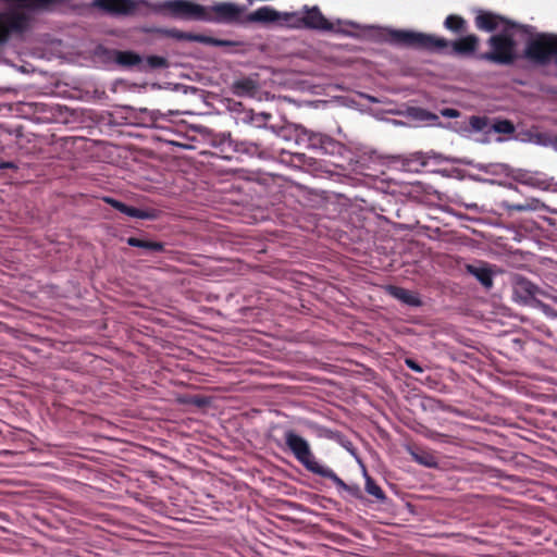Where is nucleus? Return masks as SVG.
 Wrapping results in <instances>:
<instances>
[{
	"label": "nucleus",
	"instance_id": "1",
	"mask_svg": "<svg viewBox=\"0 0 557 557\" xmlns=\"http://www.w3.org/2000/svg\"><path fill=\"white\" fill-rule=\"evenodd\" d=\"M156 10L166 11L174 18L203 21L216 24H243L245 7L233 2H219L213 5H201L188 0H165L154 7Z\"/></svg>",
	"mask_w": 557,
	"mask_h": 557
},
{
	"label": "nucleus",
	"instance_id": "2",
	"mask_svg": "<svg viewBox=\"0 0 557 557\" xmlns=\"http://www.w3.org/2000/svg\"><path fill=\"white\" fill-rule=\"evenodd\" d=\"M388 41L393 45L428 52H444L458 57H469L478 50L480 39L476 35L470 34L449 41L444 37L432 34L392 29L388 32Z\"/></svg>",
	"mask_w": 557,
	"mask_h": 557
},
{
	"label": "nucleus",
	"instance_id": "3",
	"mask_svg": "<svg viewBox=\"0 0 557 557\" xmlns=\"http://www.w3.org/2000/svg\"><path fill=\"white\" fill-rule=\"evenodd\" d=\"M510 30L508 27H503L499 34L492 35L487 40L491 50L482 53L480 59L499 65L513 64L517 60V45Z\"/></svg>",
	"mask_w": 557,
	"mask_h": 557
},
{
	"label": "nucleus",
	"instance_id": "4",
	"mask_svg": "<svg viewBox=\"0 0 557 557\" xmlns=\"http://www.w3.org/2000/svg\"><path fill=\"white\" fill-rule=\"evenodd\" d=\"M524 57L539 65L548 64L552 58L555 57L557 65V35L542 33L531 38L525 45Z\"/></svg>",
	"mask_w": 557,
	"mask_h": 557
},
{
	"label": "nucleus",
	"instance_id": "5",
	"mask_svg": "<svg viewBox=\"0 0 557 557\" xmlns=\"http://www.w3.org/2000/svg\"><path fill=\"white\" fill-rule=\"evenodd\" d=\"M284 440L287 448L292 451L296 460L309 472L320 475L326 466L321 465L315 459L308 441L293 430H288L284 433Z\"/></svg>",
	"mask_w": 557,
	"mask_h": 557
},
{
	"label": "nucleus",
	"instance_id": "6",
	"mask_svg": "<svg viewBox=\"0 0 557 557\" xmlns=\"http://www.w3.org/2000/svg\"><path fill=\"white\" fill-rule=\"evenodd\" d=\"M161 2L151 3L148 0H92L91 7L111 16L135 15L140 7L150 9L154 13L168 14L166 11L156 10Z\"/></svg>",
	"mask_w": 557,
	"mask_h": 557
},
{
	"label": "nucleus",
	"instance_id": "7",
	"mask_svg": "<svg viewBox=\"0 0 557 557\" xmlns=\"http://www.w3.org/2000/svg\"><path fill=\"white\" fill-rule=\"evenodd\" d=\"M284 21H294L296 27L314 29L321 32H332L335 29L334 23L329 21L318 7H305L302 15L298 13H284Z\"/></svg>",
	"mask_w": 557,
	"mask_h": 557
},
{
	"label": "nucleus",
	"instance_id": "8",
	"mask_svg": "<svg viewBox=\"0 0 557 557\" xmlns=\"http://www.w3.org/2000/svg\"><path fill=\"white\" fill-rule=\"evenodd\" d=\"M29 26V17L20 11L0 12V46L5 44L12 34H23Z\"/></svg>",
	"mask_w": 557,
	"mask_h": 557
},
{
	"label": "nucleus",
	"instance_id": "9",
	"mask_svg": "<svg viewBox=\"0 0 557 557\" xmlns=\"http://www.w3.org/2000/svg\"><path fill=\"white\" fill-rule=\"evenodd\" d=\"M474 24L479 30L488 33L498 28L502 30L503 27H508V29H519L523 27L518 23L506 18L505 16L484 10L478 11V14L474 18Z\"/></svg>",
	"mask_w": 557,
	"mask_h": 557
},
{
	"label": "nucleus",
	"instance_id": "10",
	"mask_svg": "<svg viewBox=\"0 0 557 557\" xmlns=\"http://www.w3.org/2000/svg\"><path fill=\"white\" fill-rule=\"evenodd\" d=\"M299 139L307 143L310 149L321 154H333L337 148V141L329 135L314 133L306 128L300 132Z\"/></svg>",
	"mask_w": 557,
	"mask_h": 557
},
{
	"label": "nucleus",
	"instance_id": "11",
	"mask_svg": "<svg viewBox=\"0 0 557 557\" xmlns=\"http://www.w3.org/2000/svg\"><path fill=\"white\" fill-rule=\"evenodd\" d=\"M540 293V288L534 285L531 281L528 278L516 275L513 277L512 282V297L513 299L519 304H530L532 302L535 308L539 309L536 306V302L539 301L535 299V296Z\"/></svg>",
	"mask_w": 557,
	"mask_h": 557
},
{
	"label": "nucleus",
	"instance_id": "12",
	"mask_svg": "<svg viewBox=\"0 0 557 557\" xmlns=\"http://www.w3.org/2000/svg\"><path fill=\"white\" fill-rule=\"evenodd\" d=\"M389 160L396 169L410 173H419L428 165V157L421 151L391 156Z\"/></svg>",
	"mask_w": 557,
	"mask_h": 557
},
{
	"label": "nucleus",
	"instance_id": "13",
	"mask_svg": "<svg viewBox=\"0 0 557 557\" xmlns=\"http://www.w3.org/2000/svg\"><path fill=\"white\" fill-rule=\"evenodd\" d=\"M164 34L168 37L180 40V41H195V42H200V44L215 46V47L235 46V42H233L231 40L218 39V38H213V37H210L207 35H202V34H194V33H189V32H183L177 28L166 29L164 32Z\"/></svg>",
	"mask_w": 557,
	"mask_h": 557
},
{
	"label": "nucleus",
	"instance_id": "14",
	"mask_svg": "<svg viewBox=\"0 0 557 557\" xmlns=\"http://www.w3.org/2000/svg\"><path fill=\"white\" fill-rule=\"evenodd\" d=\"M103 201L111 206L113 209L120 211L121 213L135 218V219H141V220H151L154 218V214L152 211L149 210H143L138 209L132 206H128L115 198L112 197H103Z\"/></svg>",
	"mask_w": 557,
	"mask_h": 557
},
{
	"label": "nucleus",
	"instance_id": "15",
	"mask_svg": "<svg viewBox=\"0 0 557 557\" xmlns=\"http://www.w3.org/2000/svg\"><path fill=\"white\" fill-rule=\"evenodd\" d=\"M280 20H284V14L280 13L271 7L265 5L255 10L253 12H250L245 17V23L270 24Z\"/></svg>",
	"mask_w": 557,
	"mask_h": 557
},
{
	"label": "nucleus",
	"instance_id": "16",
	"mask_svg": "<svg viewBox=\"0 0 557 557\" xmlns=\"http://www.w3.org/2000/svg\"><path fill=\"white\" fill-rule=\"evenodd\" d=\"M320 476L331 480L339 493L346 492L354 498H362V492L358 484L345 483L331 468L325 467L324 470L320 473Z\"/></svg>",
	"mask_w": 557,
	"mask_h": 557
},
{
	"label": "nucleus",
	"instance_id": "17",
	"mask_svg": "<svg viewBox=\"0 0 557 557\" xmlns=\"http://www.w3.org/2000/svg\"><path fill=\"white\" fill-rule=\"evenodd\" d=\"M387 293L392 297L401 301L405 305H408L411 307H420L422 305L421 299L419 298V296L416 293L410 292L404 287L388 285Z\"/></svg>",
	"mask_w": 557,
	"mask_h": 557
},
{
	"label": "nucleus",
	"instance_id": "18",
	"mask_svg": "<svg viewBox=\"0 0 557 557\" xmlns=\"http://www.w3.org/2000/svg\"><path fill=\"white\" fill-rule=\"evenodd\" d=\"M412 459L424 467L428 468H437L438 467V458L434 451L431 449H425L422 447H414L409 450Z\"/></svg>",
	"mask_w": 557,
	"mask_h": 557
},
{
	"label": "nucleus",
	"instance_id": "19",
	"mask_svg": "<svg viewBox=\"0 0 557 557\" xmlns=\"http://www.w3.org/2000/svg\"><path fill=\"white\" fill-rule=\"evenodd\" d=\"M126 243L132 247L143 249L146 253L163 252L165 250L164 243L151 240L149 238L128 237Z\"/></svg>",
	"mask_w": 557,
	"mask_h": 557
},
{
	"label": "nucleus",
	"instance_id": "20",
	"mask_svg": "<svg viewBox=\"0 0 557 557\" xmlns=\"http://www.w3.org/2000/svg\"><path fill=\"white\" fill-rule=\"evenodd\" d=\"M115 62L123 67H137L143 71V58L134 51H115Z\"/></svg>",
	"mask_w": 557,
	"mask_h": 557
},
{
	"label": "nucleus",
	"instance_id": "21",
	"mask_svg": "<svg viewBox=\"0 0 557 557\" xmlns=\"http://www.w3.org/2000/svg\"><path fill=\"white\" fill-rule=\"evenodd\" d=\"M466 270L469 274L473 275L485 288L493 286V273L486 264L474 265L467 264Z\"/></svg>",
	"mask_w": 557,
	"mask_h": 557
},
{
	"label": "nucleus",
	"instance_id": "22",
	"mask_svg": "<svg viewBox=\"0 0 557 557\" xmlns=\"http://www.w3.org/2000/svg\"><path fill=\"white\" fill-rule=\"evenodd\" d=\"M503 208L508 212H523V211H535L541 208L542 203L536 198L527 199L523 203H512L509 201H503Z\"/></svg>",
	"mask_w": 557,
	"mask_h": 557
},
{
	"label": "nucleus",
	"instance_id": "23",
	"mask_svg": "<svg viewBox=\"0 0 557 557\" xmlns=\"http://www.w3.org/2000/svg\"><path fill=\"white\" fill-rule=\"evenodd\" d=\"M257 89L258 85L256 81L249 77L238 79L233 84V91L239 97L253 96Z\"/></svg>",
	"mask_w": 557,
	"mask_h": 557
},
{
	"label": "nucleus",
	"instance_id": "24",
	"mask_svg": "<svg viewBox=\"0 0 557 557\" xmlns=\"http://www.w3.org/2000/svg\"><path fill=\"white\" fill-rule=\"evenodd\" d=\"M444 26L448 30L458 35L466 33L468 28L467 21L462 16L456 14L448 15L444 21Z\"/></svg>",
	"mask_w": 557,
	"mask_h": 557
},
{
	"label": "nucleus",
	"instance_id": "25",
	"mask_svg": "<svg viewBox=\"0 0 557 557\" xmlns=\"http://www.w3.org/2000/svg\"><path fill=\"white\" fill-rule=\"evenodd\" d=\"M364 476H366L364 488H366L367 493L372 495L373 497H375L377 500L384 502L386 499V495L383 492V490L381 488V486H379L376 484V482L367 472L364 473Z\"/></svg>",
	"mask_w": 557,
	"mask_h": 557
},
{
	"label": "nucleus",
	"instance_id": "26",
	"mask_svg": "<svg viewBox=\"0 0 557 557\" xmlns=\"http://www.w3.org/2000/svg\"><path fill=\"white\" fill-rule=\"evenodd\" d=\"M491 129H493L495 133H498V134L510 135V134L515 133L516 128H515L513 123L509 120H496L492 124Z\"/></svg>",
	"mask_w": 557,
	"mask_h": 557
},
{
	"label": "nucleus",
	"instance_id": "27",
	"mask_svg": "<svg viewBox=\"0 0 557 557\" xmlns=\"http://www.w3.org/2000/svg\"><path fill=\"white\" fill-rule=\"evenodd\" d=\"M143 65L145 66L143 71L148 69H160L165 67L168 65V61L163 57L149 55L146 60H143Z\"/></svg>",
	"mask_w": 557,
	"mask_h": 557
},
{
	"label": "nucleus",
	"instance_id": "28",
	"mask_svg": "<svg viewBox=\"0 0 557 557\" xmlns=\"http://www.w3.org/2000/svg\"><path fill=\"white\" fill-rule=\"evenodd\" d=\"M470 125L473 129L483 132L488 125V119L485 116H471Z\"/></svg>",
	"mask_w": 557,
	"mask_h": 557
},
{
	"label": "nucleus",
	"instance_id": "29",
	"mask_svg": "<svg viewBox=\"0 0 557 557\" xmlns=\"http://www.w3.org/2000/svg\"><path fill=\"white\" fill-rule=\"evenodd\" d=\"M405 364L411 369L412 371L417 372V373H422L424 370L423 368L417 362L414 361L413 359L411 358H406L405 359Z\"/></svg>",
	"mask_w": 557,
	"mask_h": 557
},
{
	"label": "nucleus",
	"instance_id": "30",
	"mask_svg": "<svg viewBox=\"0 0 557 557\" xmlns=\"http://www.w3.org/2000/svg\"><path fill=\"white\" fill-rule=\"evenodd\" d=\"M442 115L446 117H458L459 112L456 109L447 108L442 111Z\"/></svg>",
	"mask_w": 557,
	"mask_h": 557
},
{
	"label": "nucleus",
	"instance_id": "31",
	"mask_svg": "<svg viewBox=\"0 0 557 557\" xmlns=\"http://www.w3.org/2000/svg\"><path fill=\"white\" fill-rule=\"evenodd\" d=\"M0 168L1 169H16L15 164L12 162H1Z\"/></svg>",
	"mask_w": 557,
	"mask_h": 557
}]
</instances>
